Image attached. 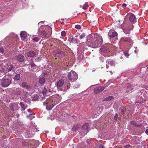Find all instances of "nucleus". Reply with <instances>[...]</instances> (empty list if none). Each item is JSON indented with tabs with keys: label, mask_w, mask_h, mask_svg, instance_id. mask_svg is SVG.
<instances>
[{
	"label": "nucleus",
	"mask_w": 148,
	"mask_h": 148,
	"mask_svg": "<svg viewBox=\"0 0 148 148\" xmlns=\"http://www.w3.org/2000/svg\"><path fill=\"white\" fill-rule=\"evenodd\" d=\"M60 101V99L58 98L57 96H56L54 97H51L49 99H47L43 102V105H45L46 104L55 105L58 103Z\"/></svg>",
	"instance_id": "nucleus-1"
},
{
	"label": "nucleus",
	"mask_w": 148,
	"mask_h": 148,
	"mask_svg": "<svg viewBox=\"0 0 148 148\" xmlns=\"http://www.w3.org/2000/svg\"><path fill=\"white\" fill-rule=\"evenodd\" d=\"M12 83V78L5 76L1 79V85L2 87L6 88L9 86Z\"/></svg>",
	"instance_id": "nucleus-2"
},
{
	"label": "nucleus",
	"mask_w": 148,
	"mask_h": 148,
	"mask_svg": "<svg viewBox=\"0 0 148 148\" xmlns=\"http://www.w3.org/2000/svg\"><path fill=\"white\" fill-rule=\"evenodd\" d=\"M102 38L101 36L99 35L96 38V40L94 41H93L91 45L89 46L93 48H97L99 47L102 43Z\"/></svg>",
	"instance_id": "nucleus-3"
},
{
	"label": "nucleus",
	"mask_w": 148,
	"mask_h": 148,
	"mask_svg": "<svg viewBox=\"0 0 148 148\" xmlns=\"http://www.w3.org/2000/svg\"><path fill=\"white\" fill-rule=\"evenodd\" d=\"M99 35L97 34L92 33L88 35L87 38L86 43L90 46L93 42V41L98 37Z\"/></svg>",
	"instance_id": "nucleus-4"
},
{
	"label": "nucleus",
	"mask_w": 148,
	"mask_h": 148,
	"mask_svg": "<svg viewBox=\"0 0 148 148\" xmlns=\"http://www.w3.org/2000/svg\"><path fill=\"white\" fill-rule=\"evenodd\" d=\"M69 79L72 82L75 81L78 78V75L74 71H71L67 75Z\"/></svg>",
	"instance_id": "nucleus-5"
},
{
	"label": "nucleus",
	"mask_w": 148,
	"mask_h": 148,
	"mask_svg": "<svg viewBox=\"0 0 148 148\" xmlns=\"http://www.w3.org/2000/svg\"><path fill=\"white\" fill-rule=\"evenodd\" d=\"M108 36L110 40H116L117 39V33L114 30H110L108 33Z\"/></svg>",
	"instance_id": "nucleus-6"
},
{
	"label": "nucleus",
	"mask_w": 148,
	"mask_h": 148,
	"mask_svg": "<svg viewBox=\"0 0 148 148\" xmlns=\"http://www.w3.org/2000/svg\"><path fill=\"white\" fill-rule=\"evenodd\" d=\"M134 89V86L130 84H128L126 86L125 92L126 93H129Z\"/></svg>",
	"instance_id": "nucleus-7"
},
{
	"label": "nucleus",
	"mask_w": 148,
	"mask_h": 148,
	"mask_svg": "<svg viewBox=\"0 0 148 148\" xmlns=\"http://www.w3.org/2000/svg\"><path fill=\"white\" fill-rule=\"evenodd\" d=\"M14 68L15 66L13 64L11 63L8 64L6 67V71L7 72H8L12 70L13 72H14L15 70L13 69Z\"/></svg>",
	"instance_id": "nucleus-8"
},
{
	"label": "nucleus",
	"mask_w": 148,
	"mask_h": 148,
	"mask_svg": "<svg viewBox=\"0 0 148 148\" xmlns=\"http://www.w3.org/2000/svg\"><path fill=\"white\" fill-rule=\"evenodd\" d=\"M10 109L12 111L16 110L18 109V104L16 103H11Z\"/></svg>",
	"instance_id": "nucleus-9"
},
{
	"label": "nucleus",
	"mask_w": 148,
	"mask_h": 148,
	"mask_svg": "<svg viewBox=\"0 0 148 148\" xmlns=\"http://www.w3.org/2000/svg\"><path fill=\"white\" fill-rule=\"evenodd\" d=\"M105 88L102 86H99L94 89V92L95 94H98L103 90Z\"/></svg>",
	"instance_id": "nucleus-10"
},
{
	"label": "nucleus",
	"mask_w": 148,
	"mask_h": 148,
	"mask_svg": "<svg viewBox=\"0 0 148 148\" xmlns=\"http://www.w3.org/2000/svg\"><path fill=\"white\" fill-rule=\"evenodd\" d=\"M89 125L88 123H86L82 127V129L84 130L85 132H86V134L88 132V131L90 129L89 127Z\"/></svg>",
	"instance_id": "nucleus-11"
},
{
	"label": "nucleus",
	"mask_w": 148,
	"mask_h": 148,
	"mask_svg": "<svg viewBox=\"0 0 148 148\" xmlns=\"http://www.w3.org/2000/svg\"><path fill=\"white\" fill-rule=\"evenodd\" d=\"M56 56L58 57L63 58L65 55L62 51L59 49H57L55 51Z\"/></svg>",
	"instance_id": "nucleus-12"
},
{
	"label": "nucleus",
	"mask_w": 148,
	"mask_h": 148,
	"mask_svg": "<svg viewBox=\"0 0 148 148\" xmlns=\"http://www.w3.org/2000/svg\"><path fill=\"white\" fill-rule=\"evenodd\" d=\"M68 40L70 42H75L78 43L79 42L78 40L74 38H73V36L71 34H70L69 35Z\"/></svg>",
	"instance_id": "nucleus-13"
},
{
	"label": "nucleus",
	"mask_w": 148,
	"mask_h": 148,
	"mask_svg": "<svg viewBox=\"0 0 148 148\" xmlns=\"http://www.w3.org/2000/svg\"><path fill=\"white\" fill-rule=\"evenodd\" d=\"M14 91L15 95H20L23 92V91L21 88H18L15 89Z\"/></svg>",
	"instance_id": "nucleus-14"
},
{
	"label": "nucleus",
	"mask_w": 148,
	"mask_h": 148,
	"mask_svg": "<svg viewBox=\"0 0 148 148\" xmlns=\"http://www.w3.org/2000/svg\"><path fill=\"white\" fill-rule=\"evenodd\" d=\"M106 68L108 69L109 66L108 65H110L111 66H114L115 62L113 60H106Z\"/></svg>",
	"instance_id": "nucleus-15"
},
{
	"label": "nucleus",
	"mask_w": 148,
	"mask_h": 148,
	"mask_svg": "<svg viewBox=\"0 0 148 148\" xmlns=\"http://www.w3.org/2000/svg\"><path fill=\"white\" fill-rule=\"evenodd\" d=\"M133 26L132 25V27H131L125 28L123 29V31L124 33L126 34H130V31L133 29Z\"/></svg>",
	"instance_id": "nucleus-16"
},
{
	"label": "nucleus",
	"mask_w": 148,
	"mask_h": 148,
	"mask_svg": "<svg viewBox=\"0 0 148 148\" xmlns=\"http://www.w3.org/2000/svg\"><path fill=\"white\" fill-rule=\"evenodd\" d=\"M17 60L20 62H22L25 60V58L24 56L22 54H19L16 57Z\"/></svg>",
	"instance_id": "nucleus-17"
},
{
	"label": "nucleus",
	"mask_w": 148,
	"mask_h": 148,
	"mask_svg": "<svg viewBox=\"0 0 148 148\" xmlns=\"http://www.w3.org/2000/svg\"><path fill=\"white\" fill-rule=\"evenodd\" d=\"M41 28H40L38 29V32L40 33L42 35V37L44 38H46L47 37V33L45 30L41 31Z\"/></svg>",
	"instance_id": "nucleus-18"
},
{
	"label": "nucleus",
	"mask_w": 148,
	"mask_h": 148,
	"mask_svg": "<svg viewBox=\"0 0 148 148\" xmlns=\"http://www.w3.org/2000/svg\"><path fill=\"white\" fill-rule=\"evenodd\" d=\"M19 105L21 106V111H24L28 106L27 104L24 102H21L19 103Z\"/></svg>",
	"instance_id": "nucleus-19"
},
{
	"label": "nucleus",
	"mask_w": 148,
	"mask_h": 148,
	"mask_svg": "<svg viewBox=\"0 0 148 148\" xmlns=\"http://www.w3.org/2000/svg\"><path fill=\"white\" fill-rule=\"evenodd\" d=\"M101 51L105 53H107L110 52V50L108 47L106 46H103L100 49Z\"/></svg>",
	"instance_id": "nucleus-20"
},
{
	"label": "nucleus",
	"mask_w": 148,
	"mask_h": 148,
	"mask_svg": "<svg viewBox=\"0 0 148 148\" xmlns=\"http://www.w3.org/2000/svg\"><path fill=\"white\" fill-rule=\"evenodd\" d=\"M38 82L40 85H43L44 84L45 82V77H43L40 76L39 77Z\"/></svg>",
	"instance_id": "nucleus-21"
},
{
	"label": "nucleus",
	"mask_w": 148,
	"mask_h": 148,
	"mask_svg": "<svg viewBox=\"0 0 148 148\" xmlns=\"http://www.w3.org/2000/svg\"><path fill=\"white\" fill-rule=\"evenodd\" d=\"M121 40L126 43L132 42V40L130 37H123L121 38Z\"/></svg>",
	"instance_id": "nucleus-22"
},
{
	"label": "nucleus",
	"mask_w": 148,
	"mask_h": 148,
	"mask_svg": "<svg viewBox=\"0 0 148 148\" xmlns=\"http://www.w3.org/2000/svg\"><path fill=\"white\" fill-rule=\"evenodd\" d=\"M64 80L63 79H61L59 80L57 83L56 86L57 88H60L62 86L64 83Z\"/></svg>",
	"instance_id": "nucleus-23"
},
{
	"label": "nucleus",
	"mask_w": 148,
	"mask_h": 148,
	"mask_svg": "<svg viewBox=\"0 0 148 148\" xmlns=\"http://www.w3.org/2000/svg\"><path fill=\"white\" fill-rule=\"evenodd\" d=\"M27 56L29 57H32L36 55V53L33 51H30L27 52Z\"/></svg>",
	"instance_id": "nucleus-24"
},
{
	"label": "nucleus",
	"mask_w": 148,
	"mask_h": 148,
	"mask_svg": "<svg viewBox=\"0 0 148 148\" xmlns=\"http://www.w3.org/2000/svg\"><path fill=\"white\" fill-rule=\"evenodd\" d=\"M22 86L23 88L26 89L28 90H30V87L29 85H27V83L25 82H23L22 84Z\"/></svg>",
	"instance_id": "nucleus-25"
},
{
	"label": "nucleus",
	"mask_w": 148,
	"mask_h": 148,
	"mask_svg": "<svg viewBox=\"0 0 148 148\" xmlns=\"http://www.w3.org/2000/svg\"><path fill=\"white\" fill-rule=\"evenodd\" d=\"M114 97L112 96H110L105 98L102 101H108L113 99Z\"/></svg>",
	"instance_id": "nucleus-26"
},
{
	"label": "nucleus",
	"mask_w": 148,
	"mask_h": 148,
	"mask_svg": "<svg viewBox=\"0 0 148 148\" xmlns=\"http://www.w3.org/2000/svg\"><path fill=\"white\" fill-rule=\"evenodd\" d=\"M46 109L47 110H50L55 105L46 104Z\"/></svg>",
	"instance_id": "nucleus-27"
},
{
	"label": "nucleus",
	"mask_w": 148,
	"mask_h": 148,
	"mask_svg": "<svg viewBox=\"0 0 148 148\" xmlns=\"http://www.w3.org/2000/svg\"><path fill=\"white\" fill-rule=\"evenodd\" d=\"M136 17L134 15L132 14L129 18L130 21L131 22H134L135 21Z\"/></svg>",
	"instance_id": "nucleus-28"
},
{
	"label": "nucleus",
	"mask_w": 148,
	"mask_h": 148,
	"mask_svg": "<svg viewBox=\"0 0 148 148\" xmlns=\"http://www.w3.org/2000/svg\"><path fill=\"white\" fill-rule=\"evenodd\" d=\"M38 97L37 94H35L32 96V99L33 101H36L38 100Z\"/></svg>",
	"instance_id": "nucleus-29"
},
{
	"label": "nucleus",
	"mask_w": 148,
	"mask_h": 148,
	"mask_svg": "<svg viewBox=\"0 0 148 148\" xmlns=\"http://www.w3.org/2000/svg\"><path fill=\"white\" fill-rule=\"evenodd\" d=\"M21 36V38H26L27 37V34L25 31H22L20 34Z\"/></svg>",
	"instance_id": "nucleus-30"
},
{
	"label": "nucleus",
	"mask_w": 148,
	"mask_h": 148,
	"mask_svg": "<svg viewBox=\"0 0 148 148\" xmlns=\"http://www.w3.org/2000/svg\"><path fill=\"white\" fill-rule=\"evenodd\" d=\"M14 79L15 81L19 80L20 79V75L18 74L15 75L14 77Z\"/></svg>",
	"instance_id": "nucleus-31"
},
{
	"label": "nucleus",
	"mask_w": 148,
	"mask_h": 148,
	"mask_svg": "<svg viewBox=\"0 0 148 148\" xmlns=\"http://www.w3.org/2000/svg\"><path fill=\"white\" fill-rule=\"evenodd\" d=\"M79 128L78 125H77L75 124L73 125L72 128V130L74 131H76Z\"/></svg>",
	"instance_id": "nucleus-32"
},
{
	"label": "nucleus",
	"mask_w": 148,
	"mask_h": 148,
	"mask_svg": "<svg viewBox=\"0 0 148 148\" xmlns=\"http://www.w3.org/2000/svg\"><path fill=\"white\" fill-rule=\"evenodd\" d=\"M88 3L87 2H86L85 4L83 5L82 8L83 9L85 10L88 8Z\"/></svg>",
	"instance_id": "nucleus-33"
},
{
	"label": "nucleus",
	"mask_w": 148,
	"mask_h": 148,
	"mask_svg": "<svg viewBox=\"0 0 148 148\" xmlns=\"http://www.w3.org/2000/svg\"><path fill=\"white\" fill-rule=\"evenodd\" d=\"M47 91V89L45 87L43 88L42 91V93L43 94V95H45L46 94Z\"/></svg>",
	"instance_id": "nucleus-34"
},
{
	"label": "nucleus",
	"mask_w": 148,
	"mask_h": 148,
	"mask_svg": "<svg viewBox=\"0 0 148 148\" xmlns=\"http://www.w3.org/2000/svg\"><path fill=\"white\" fill-rule=\"evenodd\" d=\"M29 63L30 64L31 66L32 67H34L36 66L35 64H34L33 61L32 60L30 61Z\"/></svg>",
	"instance_id": "nucleus-35"
},
{
	"label": "nucleus",
	"mask_w": 148,
	"mask_h": 148,
	"mask_svg": "<svg viewBox=\"0 0 148 148\" xmlns=\"http://www.w3.org/2000/svg\"><path fill=\"white\" fill-rule=\"evenodd\" d=\"M40 39V38H38L37 37H34L33 39V41L35 42H38Z\"/></svg>",
	"instance_id": "nucleus-36"
},
{
	"label": "nucleus",
	"mask_w": 148,
	"mask_h": 148,
	"mask_svg": "<svg viewBox=\"0 0 148 148\" xmlns=\"http://www.w3.org/2000/svg\"><path fill=\"white\" fill-rule=\"evenodd\" d=\"M130 123L133 125L135 127L136 126L137 123H136L134 121H131L130 122Z\"/></svg>",
	"instance_id": "nucleus-37"
},
{
	"label": "nucleus",
	"mask_w": 148,
	"mask_h": 148,
	"mask_svg": "<svg viewBox=\"0 0 148 148\" xmlns=\"http://www.w3.org/2000/svg\"><path fill=\"white\" fill-rule=\"evenodd\" d=\"M124 54L125 56L127 57V58H128V56L130 55L128 53V52L127 51H125L124 52Z\"/></svg>",
	"instance_id": "nucleus-38"
},
{
	"label": "nucleus",
	"mask_w": 148,
	"mask_h": 148,
	"mask_svg": "<svg viewBox=\"0 0 148 148\" xmlns=\"http://www.w3.org/2000/svg\"><path fill=\"white\" fill-rule=\"evenodd\" d=\"M85 33H83L80 36V39H82L84 38L85 36Z\"/></svg>",
	"instance_id": "nucleus-39"
},
{
	"label": "nucleus",
	"mask_w": 148,
	"mask_h": 148,
	"mask_svg": "<svg viewBox=\"0 0 148 148\" xmlns=\"http://www.w3.org/2000/svg\"><path fill=\"white\" fill-rule=\"evenodd\" d=\"M47 73L46 71L43 72L42 74L40 76L43 77H45V75H47Z\"/></svg>",
	"instance_id": "nucleus-40"
},
{
	"label": "nucleus",
	"mask_w": 148,
	"mask_h": 148,
	"mask_svg": "<svg viewBox=\"0 0 148 148\" xmlns=\"http://www.w3.org/2000/svg\"><path fill=\"white\" fill-rule=\"evenodd\" d=\"M118 117V115L117 113H116L114 117V119L116 121H117V119Z\"/></svg>",
	"instance_id": "nucleus-41"
},
{
	"label": "nucleus",
	"mask_w": 148,
	"mask_h": 148,
	"mask_svg": "<svg viewBox=\"0 0 148 148\" xmlns=\"http://www.w3.org/2000/svg\"><path fill=\"white\" fill-rule=\"evenodd\" d=\"M132 146L130 144H128L125 146L123 148H132Z\"/></svg>",
	"instance_id": "nucleus-42"
},
{
	"label": "nucleus",
	"mask_w": 148,
	"mask_h": 148,
	"mask_svg": "<svg viewBox=\"0 0 148 148\" xmlns=\"http://www.w3.org/2000/svg\"><path fill=\"white\" fill-rule=\"evenodd\" d=\"M75 28L77 29H80L81 28V26L80 25H77L75 26Z\"/></svg>",
	"instance_id": "nucleus-43"
},
{
	"label": "nucleus",
	"mask_w": 148,
	"mask_h": 148,
	"mask_svg": "<svg viewBox=\"0 0 148 148\" xmlns=\"http://www.w3.org/2000/svg\"><path fill=\"white\" fill-rule=\"evenodd\" d=\"M61 35L63 36H65L66 35V32H65L64 31H63L61 32Z\"/></svg>",
	"instance_id": "nucleus-44"
},
{
	"label": "nucleus",
	"mask_w": 148,
	"mask_h": 148,
	"mask_svg": "<svg viewBox=\"0 0 148 148\" xmlns=\"http://www.w3.org/2000/svg\"><path fill=\"white\" fill-rule=\"evenodd\" d=\"M22 145L23 146H27L28 145V143H27L26 142H23L22 143Z\"/></svg>",
	"instance_id": "nucleus-45"
},
{
	"label": "nucleus",
	"mask_w": 148,
	"mask_h": 148,
	"mask_svg": "<svg viewBox=\"0 0 148 148\" xmlns=\"http://www.w3.org/2000/svg\"><path fill=\"white\" fill-rule=\"evenodd\" d=\"M0 52L2 53H3L4 50L3 48H2V47L0 48Z\"/></svg>",
	"instance_id": "nucleus-46"
},
{
	"label": "nucleus",
	"mask_w": 148,
	"mask_h": 148,
	"mask_svg": "<svg viewBox=\"0 0 148 148\" xmlns=\"http://www.w3.org/2000/svg\"><path fill=\"white\" fill-rule=\"evenodd\" d=\"M142 126V124L141 123H140L139 125H136V127H140Z\"/></svg>",
	"instance_id": "nucleus-47"
},
{
	"label": "nucleus",
	"mask_w": 148,
	"mask_h": 148,
	"mask_svg": "<svg viewBox=\"0 0 148 148\" xmlns=\"http://www.w3.org/2000/svg\"><path fill=\"white\" fill-rule=\"evenodd\" d=\"M145 101V100H143V99L142 101H138V102L142 103H144Z\"/></svg>",
	"instance_id": "nucleus-48"
},
{
	"label": "nucleus",
	"mask_w": 148,
	"mask_h": 148,
	"mask_svg": "<svg viewBox=\"0 0 148 148\" xmlns=\"http://www.w3.org/2000/svg\"><path fill=\"white\" fill-rule=\"evenodd\" d=\"M127 5L126 4L124 3L123 4L122 6L123 8H125L126 7Z\"/></svg>",
	"instance_id": "nucleus-49"
},
{
	"label": "nucleus",
	"mask_w": 148,
	"mask_h": 148,
	"mask_svg": "<svg viewBox=\"0 0 148 148\" xmlns=\"http://www.w3.org/2000/svg\"><path fill=\"white\" fill-rule=\"evenodd\" d=\"M104 147L102 144H101L99 145V148H104Z\"/></svg>",
	"instance_id": "nucleus-50"
},
{
	"label": "nucleus",
	"mask_w": 148,
	"mask_h": 148,
	"mask_svg": "<svg viewBox=\"0 0 148 148\" xmlns=\"http://www.w3.org/2000/svg\"><path fill=\"white\" fill-rule=\"evenodd\" d=\"M145 133H146V134L147 135H148V129H147L145 131Z\"/></svg>",
	"instance_id": "nucleus-51"
},
{
	"label": "nucleus",
	"mask_w": 148,
	"mask_h": 148,
	"mask_svg": "<svg viewBox=\"0 0 148 148\" xmlns=\"http://www.w3.org/2000/svg\"><path fill=\"white\" fill-rule=\"evenodd\" d=\"M100 59L101 60V62H103L104 61V59L103 58H100Z\"/></svg>",
	"instance_id": "nucleus-52"
},
{
	"label": "nucleus",
	"mask_w": 148,
	"mask_h": 148,
	"mask_svg": "<svg viewBox=\"0 0 148 148\" xmlns=\"http://www.w3.org/2000/svg\"><path fill=\"white\" fill-rule=\"evenodd\" d=\"M70 85L67 86V90H68L70 88Z\"/></svg>",
	"instance_id": "nucleus-53"
},
{
	"label": "nucleus",
	"mask_w": 148,
	"mask_h": 148,
	"mask_svg": "<svg viewBox=\"0 0 148 148\" xmlns=\"http://www.w3.org/2000/svg\"><path fill=\"white\" fill-rule=\"evenodd\" d=\"M4 69H2L1 70H0V72H3L4 71Z\"/></svg>",
	"instance_id": "nucleus-54"
},
{
	"label": "nucleus",
	"mask_w": 148,
	"mask_h": 148,
	"mask_svg": "<svg viewBox=\"0 0 148 148\" xmlns=\"http://www.w3.org/2000/svg\"><path fill=\"white\" fill-rule=\"evenodd\" d=\"M27 111H28V112H29V113H31V109H29L27 110Z\"/></svg>",
	"instance_id": "nucleus-55"
},
{
	"label": "nucleus",
	"mask_w": 148,
	"mask_h": 148,
	"mask_svg": "<svg viewBox=\"0 0 148 148\" xmlns=\"http://www.w3.org/2000/svg\"><path fill=\"white\" fill-rule=\"evenodd\" d=\"M44 23V21H41V22H40L39 23H38V25H39V24L40 23Z\"/></svg>",
	"instance_id": "nucleus-56"
},
{
	"label": "nucleus",
	"mask_w": 148,
	"mask_h": 148,
	"mask_svg": "<svg viewBox=\"0 0 148 148\" xmlns=\"http://www.w3.org/2000/svg\"><path fill=\"white\" fill-rule=\"evenodd\" d=\"M121 113L122 114H124V112H123V110H122L121 111Z\"/></svg>",
	"instance_id": "nucleus-57"
},
{
	"label": "nucleus",
	"mask_w": 148,
	"mask_h": 148,
	"mask_svg": "<svg viewBox=\"0 0 148 148\" xmlns=\"http://www.w3.org/2000/svg\"><path fill=\"white\" fill-rule=\"evenodd\" d=\"M31 115H32V114H30V115H29V116H31Z\"/></svg>",
	"instance_id": "nucleus-58"
},
{
	"label": "nucleus",
	"mask_w": 148,
	"mask_h": 148,
	"mask_svg": "<svg viewBox=\"0 0 148 148\" xmlns=\"http://www.w3.org/2000/svg\"><path fill=\"white\" fill-rule=\"evenodd\" d=\"M120 58H121V59H122V58H123V57H121Z\"/></svg>",
	"instance_id": "nucleus-59"
},
{
	"label": "nucleus",
	"mask_w": 148,
	"mask_h": 148,
	"mask_svg": "<svg viewBox=\"0 0 148 148\" xmlns=\"http://www.w3.org/2000/svg\"><path fill=\"white\" fill-rule=\"evenodd\" d=\"M17 116H17V117H18V116H19V114H17Z\"/></svg>",
	"instance_id": "nucleus-60"
},
{
	"label": "nucleus",
	"mask_w": 148,
	"mask_h": 148,
	"mask_svg": "<svg viewBox=\"0 0 148 148\" xmlns=\"http://www.w3.org/2000/svg\"><path fill=\"white\" fill-rule=\"evenodd\" d=\"M17 116H17V117H18V116H19V114H17Z\"/></svg>",
	"instance_id": "nucleus-61"
},
{
	"label": "nucleus",
	"mask_w": 148,
	"mask_h": 148,
	"mask_svg": "<svg viewBox=\"0 0 148 148\" xmlns=\"http://www.w3.org/2000/svg\"><path fill=\"white\" fill-rule=\"evenodd\" d=\"M77 36H77V35H76V36H75V37H77Z\"/></svg>",
	"instance_id": "nucleus-62"
},
{
	"label": "nucleus",
	"mask_w": 148,
	"mask_h": 148,
	"mask_svg": "<svg viewBox=\"0 0 148 148\" xmlns=\"http://www.w3.org/2000/svg\"><path fill=\"white\" fill-rule=\"evenodd\" d=\"M147 68L148 69V66H147Z\"/></svg>",
	"instance_id": "nucleus-63"
},
{
	"label": "nucleus",
	"mask_w": 148,
	"mask_h": 148,
	"mask_svg": "<svg viewBox=\"0 0 148 148\" xmlns=\"http://www.w3.org/2000/svg\"><path fill=\"white\" fill-rule=\"evenodd\" d=\"M112 71H111H111H110V72H111V73H112Z\"/></svg>",
	"instance_id": "nucleus-64"
}]
</instances>
